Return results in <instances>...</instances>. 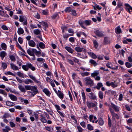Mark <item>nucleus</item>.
Masks as SVG:
<instances>
[{"label": "nucleus", "mask_w": 132, "mask_h": 132, "mask_svg": "<svg viewBox=\"0 0 132 132\" xmlns=\"http://www.w3.org/2000/svg\"><path fill=\"white\" fill-rule=\"evenodd\" d=\"M6 104L7 106H13L14 105L13 103H11L9 101L6 102Z\"/></svg>", "instance_id": "obj_37"}, {"label": "nucleus", "mask_w": 132, "mask_h": 132, "mask_svg": "<svg viewBox=\"0 0 132 132\" xmlns=\"http://www.w3.org/2000/svg\"><path fill=\"white\" fill-rule=\"evenodd\" d=\"M40 120L42 122L44 123H46L47 122V120L45 119V118L43 117L40 119Z\"/></svg>", "instance_id": "obj_64"}, {"label": "nucleus", "mask_w": 132, "mask_h": 132, "mask_svg": "<svg viewBox=\"0 0 132 132\" xmlns=\"http://www.w3.org/2000/svg\"><path fill=\"white\" fill-rule=\"evenodd\" d=\"M75 38L74 37H71L69 38V41L72 43H73L75 41Z\"/></svg>", "instance_id": "obj_52"}, {"label": "nucleus", "mask_w": 132, "mask_h": 132, "mask_svg": "<svg viewBox=\"0 0 132 132\" xmlns=\"http://www.w3.org/2000/svg\"><path fill=\"white\" fill-rule=\"evenodd\" d=\"M77 56L79 57H80L81 58L84 59L85 58H86L87 57V56H85V57H84V54H81L80 53H77Z\"/></svg>", "instance_id": "obj_25"}, {"label": "nucleus", "mask_w": 132, "mask_h": 132, "mask_svg": "<svg viewBox=\"0 0 132 132\" xmlns=\"http://www.w3.org/2000/svg\"><path fill=\"white\" fill-rule=\"evenodd\" d=\"M67 59V60L68 62L70 64L72 65H74V63L73 61L70 59Z\"/></svg>", "instance_id": "obj_50"}, {"label": "nucleus", "mask_w": 132, "mask_h": 132, "mask_svg": "<svg viewBox=\"0 0 132 132\" xmlns=\"http://www.w3.org/2000/svg\"><path fill=\"white\" fill-rule=\"evenodd\" d=\"M98 123L100 125L102 126L104 124V121L102 118H100L98 119Z\"/></svg>", "instance_id": "obj_38"}, {"label": "nucleus", "mask_w": 132, "mask_h": 132, "mask_svg": "<svg viewBox=\"0 0 132 132\" xmlns=\"http://www.w3.org/2000/svg\"><path fill=\"white\" fill-rule=\"evenodd\" d=\"M112 115L113 117H116L117 119H118L119 117L117 114L115 113L114 112L112 114Z\"/></svg>", "instance_id": "obj_54"}, {"label": "nucleus", "mask_w": 132, "mask_h": 132, "mask_svg": "<svg viewBox=\"0 0 132 132\" xmlns=\"http://www.w3.org/2000/svg\"><path fill=\"white\" fill-rule=\"evenodd\" d=\"M125 65L128 68H130L132 66V65L131 64L128 62H127L126 63Z\"/></svg>", "instance_id": "obj_45"}, {"label": "nucleus", "mask_w": 132, "mask_h": 132, "mask_svg": "<svg viewBox=\"0 0 132 132\" xmlns=\"http://www.w3.org/2000/svg\"><path fill=\"white\" fill-rule=\"evenodd\" d=\"M88 129L89 130H92L93 129V127L90 124H88L87 125Z\"/></svg>", "instance_id": "obj_46"}, {"label": "nucleus", "mask_w": 132, "mask_h": 132, "mask_svg": "<svg viewBox=\"0 0 132 132\" xmlns=\"http://www.w3.org/2000/svg\"><path fill=\"white\" fill-rule=\"evenodd\" d=\"M7 65L5 63L3 62L2 63V67L4 69H5L7 67Z\"/></svg>", "instance_id": "obj_48"}, {"label": "nucleus", "mask_w": 132, "mask_h": 132, "mask_svg": "<svg viewBox=\"0 0 132 132\" xmlns=\"http://www.w3.org/2000/svg\"><path fill=\"white\" fill-rule=\"evenodd\" d=\"M72 77L74 82H81L79 80H77L79 78L77 77V74L75 73H73L72 75Z\"/></svg>", "instance_id": "obj_6"}, {"label": "nucleus", "mask_w": 132, "mask_h": 132, "mask_svg": "<svg viewBox=\"0 0 132 132\" xmlns=\"http://www.w3.org/2000/svg\"><path fill=\"white\" fill-rule=\"evenodd\" d=\"M84 80L86 82H93V80L91 79L90 77H87L84 78Z\"/></svg>", "instance_id": "obj_16"}, {"label": "nucleus", "mask_w": 132, "mask_h": 132, "mask_svg": "<svg viewBox=\"0 0 132 132\" xmlns=\"http://www.w3.org/2000/svg\"><path fill=\"white\" fill-rule=\"evenodd\" d=\"M9 96L10 98L13 101H16L17 100L16 97L12 94H10Z\"/></svg>", "instance_id": "obj_24"}, {"label": "nucleus", "mask_w": 132, "mask_h": 132, "mask_svg": "<svg viewBox=\"0 0 132 132\" xmlns=\"http://www.w3.org/2000/svg\"><path fill=\"white\" fill-rule=\"evenodd\" d=\"M93 43L94 44V47L96 48H97L98 45V43L97 42L96 40H94L93 41Z\"/></svg>", "instance_id": "obj_39"}, {"label": "nucleus", "mask_w": 132, "mask_h": 132, "mask_svg": "<svg viewBox=\"0 0 132 132\" xmlns=\"http://www.w3.org/2000/svg\"><path fill=\"white\" fill-rule=\"evenodd\" d=\"M106 84L107 86H111L113 87H116L118 85V84L116 83H106Z\"/></svg>", "instance_id": "obj_20"}, {"label": "nucleus", "mask_w": 132, "mask_h": 132, "mask_svg": "<svg viewBox=\"0 0 132 132\" xmlns=\"http://www.w3.org/2000/svg\"><path fill=\"white\" fill-rule=\"evenodd\" d=\"M98 73L97 72H95L92 73L91 74V76L93 77H95L97 76Z\"/></svg>", "instance_id": "obj_49"}, {"label": "nucleus", "mask_w": 132, "mask_h": 132, "mask_svg": "<svg viewBox=\"0 0 132 132\" xmlns=\"http://www.w3.org/2000/svg\"><path fill=\"white\" fill-rule=\"evenodd\" d=\"M28 43L29 45L30 46L34 47L36 46V43L33 40H31L28 41Z\"/></svg>", "instance_id": "obj_12"}, {"label": "nucleus", "mask_w": 132, "mask_h": 132, "mask_svg": "<svg viewBox=\"0 0 132 132\" xmlns=\"http://www.w3.org/2000/svg\"><path fill=\"white\" fill-rule=\"evenodd\" d=\"M103 86L102 83H98L97 86L96 88L98 89L99 90L100 89L101 87Z\"/></svg>", "instance_id": "obj_43"}, {"label": "nucleus", "mask_w": 132, "mask_h": 132, "mask_svg": "<svg viewBox=\"0 0 132 132\" xmlns=\"http://www.w3.org/2000/svg\"><path fill=\"white\" fill-rule=\"evenodd\" d=\"M59 13L60 14L61 13L59 12L55 13H54L51 16V18L53 19H55L57 17L59 18Z\"/></svg>", "instance_id": "obj_11"}, {"label": "nucleus", "mask_w": 132, "mask_h": 132, "mask_svg": "<svg viewBox=\"0 0 132 132\" xmlns=\"http://www.w3.org/2000/svg\"><path fill=\"white\" fill-rule=\"evenodd\" d=\"M71 14L72 15L76 16L77 15V14L76 13V11L75 10L73 9L71 10Z\"/></svg>", "instance_id": "obj_42"}, {"label": "nucleus", "mask_w": 132, "mask_h": 132, "mask_svg": "<svg viewBox=\"0 0 132 132\" xmlns=\"http://www.w3.org/2000/svg\"><path fill=\"white\" fill-rule=\"evenodd\" d=\"M111 107H112L115 111L118 112L119 111V109L118 106L114 105L112 103H111Z\"/></svg>", "instance_id": "obj_13"}, {"label": "nucleus", "mask_w": 132, "mask_h": 132, "mask_svg": "<svg viewBox=\"0 0 132 132\" xmlns=\"http://www.w3.org/2000/svg\"><path fill=\"white\" fill-rule=\"evenodd\" d=\"M18 88L22 92L24 93L26 92V90L24 87L23 86L19 85L18 86Z\"/></svg>", "instance_id": "obj_32"}, {"label": "nucleus", "mask_w": 132, "mask_h": 132, "mask_svg": "<svg viewBox=\"0 0 132 132\" xmlns=\"http://www.w3.org/2000/svg\"><path fill=\"white\" fill-rule=\"evenodd\" d=\"M111 63V62H109L106 63V66L108 68L112 69V67L110 66V64Z\"/></svg>", "instance_id": "obj_61"}, {"label": "nucleus", "mask_w": 132, "mask_h": 132, "mask_svg": "<svg viewBox=\"0 0 132 132\" xmlns=\"http://www.w3.org/2000/svg\"><path fill=\"white\" fill-rule=\"evenodd\" d=\"M17 32L18 34L20 35L23 34L24 32V31L22 28L20 27L18 28Z\"/></svg>", "instance_id": "obj_22"}, {"label": "nucleus", "mask_w": 132, "mask_h": 132, "mask_svg": "<svg viewBox=\"0 0 132 132\" xmlns=\"http://www.w3.org/2000/svg\"><path fill=\"white\" fill-rule=\"evenodd\" d=\"M4 74L6 75H14L10 71H7V72H5Z\"/></svg>", "instance_id": "obj_63"}, {"label": "nucleus", "mask_w": 132, "mask_h": 132, "mask_svg": "<svg viewBox=\"0 0 132 132\" xmlns=\"http://www.w3.org/2000/svg\"><path fill=\"white\" fill-rule=\"evenodd\" d=\"M115 31L116 33L118 34L122 32L121 29L119 26L117 27L116 30L115 29Z\"/></svg>", "instance_id": "obj_26"}, {"label": "nucleus", "mask_w": 132, "mask_h": 132, "mask_svg": "<svg viewBox=\"0 0 132 132\" xmlns=\"http://www.w3.org/2000/svg\"><path fill=\"white\" fill-rule=\"evenodd\" d=\"M104 42L105 44H110V41L109 39V38L107 37H104Z\"/></svg>", "instance_id": "obj_14"}, {"label": "nucleus", "mask_w": 132, "mask_h": 132, "mask_svg": "<svg viewBox=\"0 0 132 132\" xmlns=\"http://www.w3.org/2000/svg\"><path fill=\"white\" fill-rule=\"evenodd\" d=\"M73 60L75 63H76L77 64L79 63V60L75 57H73Z\"/></svg>", "instance_id": "obj_53"}, {"label": "nucleus", "mask_w": 132, "mask_h": 132, "mask_svg": "<svg viewBox=\"0 0 132 132\" xmlns=\"http://www.w3.org/2000/svg\"><path fill=\"white\" fill-rule=\"evenodd\" d=\"M81 75L82 76H88L89 75V73L88 72H84L81 73Z\"/></svg>", "instance_id": "obj_47"}, {"label": "nucleus", "mask_w": 132, "mask_h": 132, "mask_svg": "<svg viewBox=\"0 0 132 132\" xmlns=\"http://www.w3.org/2000/svg\"><path fill=\"white\" fill-rule=\"evenodd\" d=\"M57 94L61 99H63V98L64 94L60 91L58 90Z\"/></svg>", "instance_id": "obj_18"}, {"label": "nucleus", "mask_w": 132, "mask_h": 132, "mask_svg": "<svg viewBox=\"0 0 132 132\" xmlns=\"http://www.w3.org/2000/svg\"><path fill=\"white\" fill-rule=\"evenodd\" d=\"M40 24L46 27H48V24L46 22L44 21H42Z\"/></svg>", "instance_id": "obj_36"}, {"label": "nucleus", "mask_w": 132, "mask_h": 132, "mask_svg": "<svg viewBox=\"0 0 132 132\" xmlns=\"http://www.w3.org/2000/svg\"><path fill=\"white\" fill-rule=\"evenodd\" d=\"M77 128L79 132H82V129L80 126H77Z\"/></svg>", "instance_id": "obj_60"}, {"label": "nucleus", "mask_w": 132, "mask_h": 132, "mask_svg": "<svg viewBox=\"0 0 132 132\" xmlns=\"http://www.w3.org/2000/svg\"><path fill=\"white\" fill-rule=\"evenodd\" d=\"M43 92L47 96H49L51 94V93L46 88H44L43 90Z\"/></svg>", "instance_id": "obj_17"}, {"label": "nucleus", "mask_w": 132, "mask_h": 132, "mask_svg": "<svg viewBox=\"0 0 132 132\" xmlns=\"http://www.w3.org/2000/svg\"><path fill=\"white\" fill-rule=\"evenodd\" d=\"M34 33L36 35H38L39 34H40V31L38 29H35L34 30Z\"/></svg>", "instance_id": "obj_34"}, {"label": "nucleus", "mask_w": 132, "mask_h": 132, "mask_svg": "<svg viewBox=\"0 0 132 132\" xmlns=\"http://www.w3.org/2000/svg\"><path fill=\"white\" fill-rule=\"evenodd\" d=\"M123 6V3L121 2H118L117 3V5L116 7V9H118V8L122 7Z\"/></svg>", "instance_id": "obj_33"}, {"label": "nucleus", "mask_w": 132, "mask_h": 132, "mask_svg": "<svg viewBox=\"0 0 132 132\" xmlns=\"http://www.w3.org/2000/svg\"><path fill=\"white\" fill-rule=\"evenodd\" d=\"M0 93L3 94L5 95V96H6L7 94L3 90L0 89Z\"/></svg>", "instance_id": "obj_56"}, {"label": "nucleus", "mask_w": 132, "mask_h": 132, "mask_svg": "<svg viewBox=\"0 0 132 132\" xmlns=\"http://www.w3.org/2000/svg\"><path fill=\"white\" fill-rule=\"evenodd\" d=\"M98 95L99 97L101 99H102L103 98V93L101 91H99L98 93Z\"/></svg>", "instance_id": "obj_35"}, {"label": "nucleus", "mask_w": 132, "mask_h": 132, "mask_svg": "<svg viewBox=\"0 0 132 132\" xmlns=\"http://www.w3.org/2000/svg\"><path fill=\"white\" fill-rule=\"evenodd\" d=\"M94 32L95 34L98 37H102L104 36L103 32L102 31H100L98 30H96Z\"/></svg>", "instance_id": "obj_7"}, {"label": "nucleus", "mask_w": 132, "mask_h": 132, "mask_svg": "<svg viewBox=\"0 0 132 132\" xmlns=\"http://www.w3.org/2000/svg\"><path fill=\"white\" fill-rule=\"evenodd\" d=\"M38 46L42 49H44L45 48V45L42 42H40L39 43Z\"/></svg>", "instance_id": "obj_28"}, {"label": "nucleus", "mask_w": 132, "mask_h": 132, "mask_svg": "<svg viewBox=\"0 0 132 132\" xmlns=\"http://www.w3.org/2000/svg\"><path fill=\"white\" fill-rule=\"evenodd\" d=\"M17 75L18 76H19V77H23V74L21 73L19 71L17 72Z\"/></svg>", "instance_id": "obj_57"}, {"label": "nucleus", "mask_w": 132, "mask_h": 132, "mask_svg": "<svg viewBox=\"0 0 132 132\" xmlns=\"http://www.w3.org/2000/svg\"><path fill=\"white\" fill-rule=\"evenodd\" d=\"M71 7L69 6L66 7L64 11L66 13H69L71 11Z\"/></svg>", "instance_id": "obj_31"}, {"label": "nucleus", "mask_w": 132, "mask_h": 132, "mask_svg": "<svg viewBox=\"0 0 132 132\" xmlns=\"http://www.w3.org/2000/svg\"><path fill=\"white\" fill-rule=\"evenodd\" d=\"M31 50H32V51L37 56V57H39L40 56L41 53V52L40 51H38L35 49L32 48Z\"/></svg>", "instance_id": "obj_9"}, {"label": "nucleus", "mask_w": 132, "mask_h": 132, "mask_svg": "<svg viewBox=\"0 0 132 132\" xmlns=\"http://www.w3.org/2000/svg\"><path fill=\"white\" fill-rule=\"evenodd\" d=\"M79 24L83 28L86 29V28L84 26V23L86 26H89L92 24V21L91 20H86L85 21H83L80 20L79 21Z\"/></svg>", "instance_id": "obj_1"}, {"label": "nucleus", "mask_w": 132, "mask_h": 132, "mask_svg": "<svg viewBox=\"0 0 132 132\" xmlns=\"http://www.w3.org/2000/svg\"><path fill=\"white\" fill-rule=\"evenodd\" d=\"M46 75L48 76H51L52 77H53V74L51 73L50 71H48L46 73Z\"/></svg>", "instance_id": "obj_58"}, {"label": "nucleus", "mask_w": 132, "mask_h": 132, "mask_svg": "<svg viewBox=\"0 0 132 132\" xmlns=\"http://www.w3.org/2000/svg\"><path fill=\"white\" fill-rule=\"evenodd\" d=\"M25 89L27 90H31L33 91L31 94L33 96L35 95L38 92L37 87L35 86H33L29 85H26L25 86Z\"/></svg>", "instance_id": "obj_2"}, {"label": "nucleus", "mask_w": 132, "mask_h": 132, "mask_svg": "<svg viewBox=\"0 0 132 132\" xmlns=\"http://www.w3.org/2000/svg\"><path fill=\"white\" fill-rule=\"evenodd\" d=\"M89 62L91 64L93 65L94 67H95L98 64V63L96 61L93 59L90 60Z\"/></svg>", "instance_id": "obj_21"}, {"label": "nucleus", "mask_w": 132, "mask_h": 132, "mask_svg": "<svg viewBox=\"0 0 132 132\" xmlns=\"http://www.w3.org/2000/svg\"><path fill=\"white\" fill-rule=\"evenodd\" d=\"M18 41L19 43L21 44H22L23 42V39L21 37H19L18 38Z\"/></svg>", "instance_id": "obj_51"}, {"label": "nucleus", "mask_w": 132, "mask_h": 132, "mask_svg": "<svg viewBox=\"0 0 132 132\" xmlns=\"http://www.w3.org/2000/svg\"><path fill=\"white\" fill-rule=\"evenodd\" d=\"M48 12L47 9L44 10L43 11L42 13L43 15H47L48 13Z\"/></svg>", "instance_id": "obj_41"}, {"label": "nucleus", "mask_w": 132, "mask_h": 132, "mask_svg": "<svg viewBox=\"0 0 132 132\" xmlns=\"http://www.w3.org/2000/svg\"><path fill=\"white\" fill-rule=\"evenodd\" d=\"M88 54L89 55H91L92 58L94 59H96L97 57V56L93 52H88Z\"/></svg>", "instance_id": "obj_19"}, {"label": "nucleus", "mask_w": 132, "mask_h": 132, "mask_svg": "<svg viewBox=\"0 0 132 132\" xmlns=\"http://www.w3.org/2000/svg\"><path fill=\"white\" fill-rule=\"evenodd\" d=\"M1 46L2 49L6 50L7 49V45L5 43H3L1 44Z\"/></svg>", "instance_id": "obj_29"}, {"label": "nucleus", "mask_w": 132, "mask_h": 132, "mask_svg": "<svg viewBox=\"0 0 132 132\" xmlns=\"http://www.w3.org/2000/svg\"><path fill=\"white\" fill-rule=\"evenodd\" d=\"M88 96L90 99L93 100H95L96 99V96L93 93L91 92L89 93Z\"/></svg>", "instance_id": "obj_10"}, {"label": "nucleus", "mask_w": 132, "mask_h": 132, "mask_svg": "<svg viewBox=\"0 0 132 132\" xmlns=\"http://www.w3.org/2000/svg\"><path fill=\"white\" fill-rule=\"evenodd\" d=\"M6 53L4 51H1L0 53V56L1 57L2 59L3 60V58L5 56L6 54Z\"/></svg>", "instance_id": "obj_27"}, {"label": "nucleus", "mask_w": 132, "mask_h": 132, "mask_svg": "<svg viewBox=\"0 0 132 132\" xmlns=\"http://www.w3.org/2000/svg\"><path fill=\"white\" fill-rule=\"evenodd\" d=\"M11 68L14 70H19L18 67L13 64H11Z\"/></svg>", "instance_id": "obj_23"}, {"label": "nucleus", "mask_w": 132, "mask_h": 132, "mask_svg": "<svg viewBox=\"0 0 132 132\" xmlns=\"http://www.w3.org/2000/svg\"><path fill=\"white\" fill-rule=\"evenodd\" d=\"M65 48L68 52L72 54L73 53V52H74V51L73 50L72 48L68 46H65Z\"/></svg>", "instance_id": "obj_15"}, {"label": "nucleus", "mask_w": 132, "mask_h": 132, "mask_svg": "<svg viewBox=\"0 0 132 132\" xmlns=\"http://www.w3.org/2000/svg\"><path fill=\"white\" fill-rule=\"evenodd\" d=\"M19 21L21 22H23V25H27V21L26 17L24 18L23 15H20Z\"/></svg>", "instance_id": "obj_4"}, {"label": "nucleus", "mask_w": 132, "mask_h": 132, "mask_svg": "<svg viewBox=\"0 0 132 132\" xmlns=\"http://www.w3.org/2000/svg\"><path fill=\"white\" fill-rule=\"evenodd\" d=\"M2 29L4 30H8V29L5 25H3L2 27Z\"/></svg>", "instance_id": "obj_62"}, {"label": "nucleus", "mask_w": 132, "mask_h": 132, "mask_svg": "<svg viewBox=\"0 0 132 132\" xmlns=\"http://www.w3.org/2000/svg\"><path fill=\"white\" fill-rule=\"evenodd\" d=\"M104 56V55H98V56H97V58L99 60H102L103 59V56Z\"/></svg>", "instance_id": "obj_55"}, {"label": "nucleus", "mask_w": 132, "mask_h": 132, "mask_svg": "<svg viewBox=\"0 0 132 132\" xmlns=\"http://www.w3.org/2000/svg\"><path fill=\"white\" fill-rule=\"evenodd\" d=\"M97 104L96 103L95 104L93 103L87 102V105L89 108L96 107L97 105Z\"/></svg>", "instance_id": "obj_8"}, {"label": "nucleus", "mask_w": 132, "mask_h": 132, "mask_svg": "<svg viewBox=\"0 0 132 132\" xmlns=\"http://www.w3.org/2000/svg\"><path fill=\"white\" fill-rule=\"evenodd\" d=\"M22 67V69L25 71H28L29 68L33 71H34L36 70L35 67L33 66L30 63H27L26 65H23Z\"/></svg>", "instance_id": "obj_3"}, {"label": "nucleus", "mask_w": 132, "mask_h": 132, "mask_svg": "<svg viewBox=\"0 0 132 132\" xmlns=\"http://www.w3.org/2000/svg\"><path fill=\"white\" fill-rule=\"evenodd\" d=\"M82 96L83 98V101H85L86 99V96L85 93L84 92H83L82 93Z\"/></svg>", "instance_id": "obj_59"}, {"label": "nucleus", "mask_w": 132, "mask_h": 132, "mask_svg": "<svg viewBox=\"0 0 132 132\" xmlns=\"http://www.w3.org/2000/svg\"><path fill=\"white\" fill-rule=\"evenodd\" d=\"M124 5L125 6V8L126 11L129 12V14H131L132 11H130V10H132V7L128 3H125Z\"/></svg>", "instance_id": "obj_5"}, {"label": "nucleus", "mask_w": 132, "mask_h": 132, "mask_svg": "<svg viewBox=\"0 0 132 132\" xmlns=\"http://www.w3.org/2000/svg\"><path fill=\"white\" fill-rule=\"evenodd\" d=\"M9 57L10 58V60L14 62L16 60V59L15 57L12 55H10Z\"/></svg>", "instance_id": "obj_40"}, {"label": "nucleus", "mask_w": 132, "mask_h": 132, "mask_svg": "<svg viewBox=\"0 0 132 132\" xmlns=\"http://www.w3.org/2000/svg\"><path fill=\"white\" fill-rule=\"evenodd\" d=\"M29 76L31 78L36 82H40L39 81L36 80L35 77L33 76L32 75H29Z\"/></svg>", "instance_id": "obj_30"}, {"label": "nucleus", "mask_w": 132, "mask_h": 132, "mask_svg": "<svg viewBox=\"0 0 132 132\" xmlns=\"http://www.w3.org/2000/svg\"><path fill=\"white\" fill-rule=\"evenodd\" d=\"M75 50L78 52H82L81 48L80 47H77L75 48Z\"/></svg>", "instance_id": "obj_44"}]
</instances>
